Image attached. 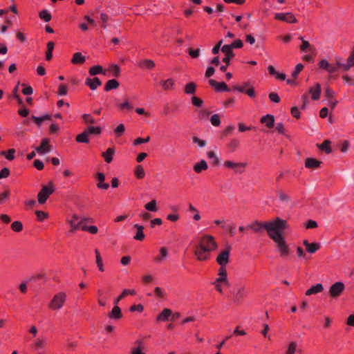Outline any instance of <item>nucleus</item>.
<instances>
[{
    "label": "nucleus",
    "mask_w": 354,
    "mask_h": 354,
    "mask_svg": "<svg viewBox=\"0 0 354 354\" xmlns=\"http://www.w3.org/2000/svg\"><path fill=\"white\" fill-rule=\"evenodd\" d=\"M218 248L214 236L209 234L203 235L198 242L194 246V255L198 261H204L207 260L212 251Z\"/></svg>",
    "instance_id": "nucleus-1"
},
{
    "label": "nucleus",
    "mask_w": 354,
    "mask_h": 354,
    "mask_svg": "<svg viewBox=\"0 0 354 354\" xmlns=\"http://www.w3.org/2000/svg\"><path fill=\"white\" fill-rule=\"evenodd\" d=\"M287 227L286 221L281 219L279 217L273 221L265 223L254 221L247 225L248 229L257 233H261L263 232V229L266 230L269 237H270L277 230H286Z\"/></svg>",
    "instance_id": "nucleus-2"
},
{
    "label": "nucleus",
    "mask_w": 354,
    "mask_h": 354,
    "mask_svg": "<svg viewBox=\"0 0 354 354\" xmlns=\"http://www.w3.org/2000/svg\"><path fill=\"white\" fill-rule=\"evenodd\" d=\"M283 230H277L270 238L276 243L280 256L284 258L289 255L290 250L282 235Z\"/></svg>",
    "instance_id": "nucleus-3"
},
{
    "label": "nucleus",
    "mask_w": 354,
    "mask_h": 354,
    "mask_svg": "<svg viewBox=\"0 0 354 354\" xmlns=\"http://www.w3.org/2000/svg\"><path fill=\"white\" fill-rule=\"evenodd\" d=\"M66 301V294L64 292H59L53 296L48 307L53 310H59L64 306Z\"/></svg>",
    "instance_id": "nucleus-4"
},
{
    "label": "nucleus",
    "mask_w": 354,
    "mask_h": 354,
    "mask_svg": "<svg viewBox=\"0 0 354 354\" xmlns=\"http://www.w3.org/2000/svg\"><path fill=\"white\" fill-rule=\"evenodd\" d=\"M218 277L213 282L216 290L220 292H223L221 284L229 286L230 283L227 279V273L225 268H219L218 271Z\"/></svg>",
    "instance_id": "nucleus-5"
},
{
    "label": "nucleus",
    "mask_w": 354,
    "mask_h": 354,
    "mask_svg": "<svg viewBox=\"0 0 354 354\" xmlns=\"http://www.w3.org/2000/svg\"><path fill=\"white\" fill-rule=\"evenodd\" d=\"M54 192V185L53 183H50L48 185H44L41 190L37 195L38 202L40 204H44Z\"/></svg>",
    "instance_id": "nucleus-6"
},
{
    "label": "nucleus",
    "mask_w": 354,
    "mask_h": 354,
    "mask_svg": "<svg viewBox=\"0 0 354 354\" xmlns=\"http://www.w3.org/2000/svg\"><path fill=\"white\" fill-rule=\"evenodd\" d=\"M221 51L225 54V57L223 59V62L225 64V65L221 66L220 67V70L222 72L226 71L228 65L230 64V59L234 57V53L232 50H230V48L227 46H222Z\"/></svg>",
    "instance_id": "nucleus-7"
},
{
    "label": "nucleus",
    "mask_w": 354,
    "mask_h": 354,
    "mask_svg": "<svg viewBox=\"0 0 354 354\" xmlns=\"http://www.w3.org/2000/svg\"><path fill=\"white\" fill-rule=\"evenodd\" d=\"M230 249V247H227L218 255L216 262L220 266V268H225V266L229 263Z\"/></svg>",
    "instance_id": "nucleus-8"
},
{
    "label": "nucleus",
    "mask_w": 354,
    "mask_h": 354,
    "mask_svg": "<svg viewBox=\"0 0 354 354\" xmlns=\"http://www.w3.org/2000/svg\"><path fill=\"white\" fill-rule=\"evenodd\" d=\"M223 165L230 169H233L236 173L242 174L244 168L246 167V162H234L231 160H226L224 162Z\"/></svg>",
    "instance_id": "nucleus-9"
},
{
    "label": "nucleus",
    "mask_w": 354,
    "mask_h": 354,
    "mask_svg": "<svg viewBox=\"0 0 354 354\" xmlns=\"http://www.w3.org/2000/svg\"><path fill=\"white\" fill-rule=\"evenodd\" d=\"M344 288L345 286L342 282H335L330 288L329 294L331 297H337L343 292Z\"/></svg>",
    "instance_id": "nucleus-10"
},
{
    "label": "nucleus",
    "mask_w": 354,
    "mask_h": 354,
    "mask_svg": "<svg viewBox=\"0 0 354 354\" xmlns=\"http://www.w3.org/2000/svg\"><path fill=\"white\" fill-rule=\"evenodd\" d=\"M274 18L277 20H280L283 21H286L288 23H297V20L295 17V16L291 12L286 13H276L274 15Z\"/></svg>",
    "instance_id": "nucleus-11"
},
{
    "label": "nucleus",
    "mask_w": 354,
    "mask_h": 354,
    "mask_svg": "<svg viewBox=\"0 0 354 354\" xmlns=\"http://www.w3.org/2000/svg\"><path fill=\"white\" fill-rule=\"evenodd\" d=\"M49 142V139L44 138L41 140V145L35 148L36 151L39 154L48 153L51 150Z\"/></svg>",
    "instance_id": "nucleus-12"
},
{
    "label": "nucleus",
    "mask_w": 354,
    "mask_h": 354,
    "mask_svg": "<svg viewBox=\"0 0 354 354\" xmlns=\"http://www.w3.org/2000/svg\"><path fill=\"white\" fill-rule=\"evenodd\" d=\"M67 222L71 227L70 230L71 232H75L82 225V223H80V217L77 214H73L71 216V219H68Z\"/></svg>",
    "instance_id": "nucleus-13"
},
{
    "label": "nucleus",
    "mask_w": 354,
    "mask_h": 354,
    "mask_svg": "<svg viewBox=\"0 0 354 354\" xmlns=\"http://www.w3.org/2000/svg\"><path fill=\"white\" fill-rule=\"evenodd\" d=\"M169 253L168 250L165 247L160 248L159 254L154 258L155 263L160 264L163 263L168 257Z\"/></svg>",
    "instance_id": "nucleus-14"
},
{
    "label": "nucleus",
    "mask_w": 354,
    "mask_h": 354,
    "mask_svg": "<svg viewBox=\"0 0 354 354\" xmlns=\"http://www.w3.org/2000/svg\"><path fill=\"white\" fill-rule=\"evenodd\" d=\"M209 84L215 88L216 91H229L230 88L224 82H218L214 80H209Z\"/></svg>",
    "instance_id": "nucleus-15"
},
{
    "label": "nucleus",
    "mask_w": 354,
    "mask_h": 354,
    "mask_svg": "<svg viewBox=\"0 0 354 354\" xmlns=\"http://www.w3.org/2000/svg\"><path fill=\"white\" fill-rule=\"evenodd\" d=\"M322 163V162H321L315 158H308L306 159V161H305V167L308 169H315L318 168L321 165Z\"/></svg>",
    "instance_id": "nucleus-16"
},
{
    "label": "nucleus",
    "mask_w": 354,
    "mask_h": 354,
    "mask_svg": "<svg viewBox=\"0 0 354 354\" xmlns=\"http://www.w3.org/2000/svg\"><path fill=\"white\" fill-rule=\"evenodd\" d=\"M321 91L322 88L319 83H316L315 86L309 88V93L311 94V97L313 100H317L319 98Z\"/></svg>",
    "instance_id": "nucleus-17"
},
{
    "label": "nucleus",
    "mask_w": 354,
    "mask_h": 354,
    "mask_svg": "<svg viewBox=\"0 0 354 354\" xmlns=\"http://www.w3.org/2000/svg\"><path fill=\"white\" fill-rule=\"evenodd\" d=\"M303 244L305 245L306 251L311 254L315 253L320 248V245L319 243H310L307 240H304L303 241Z\"/></svg>",
    "instance_id": "nucleus-18"
},
{
    "label": "nucleus",
    "mask_w": 354,
    "mask_h": 354,
    "mask_svg": "<svg viewBox=\"0 0 354 354\" xmlns=\"http://www.w3.org/2000/svg\"><path fill=\"white\" fill-rule=\"evenodd\" d=\"M85 83L91 90H95L97 86L102 84V82L98 77H94L93 79L87 78Z\"/></svg>",
    "instance_id": "nucleus-19"
},
{
    "label": "nucleus",
    "mask_w": 354,
    "mask_h": 354,
    "mask_svg": "<svg viewBox=\"0 0 354 354\" xmlns=\"http://www.w3.org/2000/svg\"><path fill=\"white\" fill-rule=\"evenodd\" d=\"M122 314L120 308L118 304H115L111 313L109 314V317L111 319H119L122 317Z\"/></svg>",
    "instance_id": "nucleus-20"
},
{
    "label": "nucleus",
    "mask_w": 354,
    "mask_h": 354,
    "mask_svg": "<svg viewBox=\"0 0 354 354\" xmlns=\"http://www.w3.org/2000/svg\"><path fill=\"white\" fill-rule=\"evenodd\" d=\"M172 315V311L169 308H165L158 316L157 321L158 322H165L167 321L169 317Z\"/></svg>",
    "instance_id": "nucleus-21"
},
{
    "label": "nucleus",
    "mask_w": 354,
    "mask_h": 354,
    "mask_svg": "<svg viewBox=\"0 0 354 354\" xmlns=\"http://www.w3.org/2000/svg\"><path fill=\"white\" fill-rule=\"evenodd\" d=\"M261 122L266 124L268 128H272L274 124V118L272 115L268 114L261 118Z\"/></svg>",
    "instance_id": "nucleus-22"
},
{
    "label": "nucleus",
    "mask_w": 354,
    "mask_h": 354,
    "mask_svg": "<svg viewBox=\"0 0 354 354\" xmlns=\"http://www.w3.org/2000/svg\"><path fill=\"white\" fill-rule=\"evenodd\" d=\"M324 287L321 283H317L315 286H313L310 288L306 290V295L310 296L311 295L317 294L322 292Z\"/></svg>",
    "instance_id": "nucleus-23"
},
{
    "label": "nucleus",
    "mask_w": 354,
    "mask_h": 354,
    "mask_svg": "<svg viewBox=\"0 0 354 354\" xmlns=\"http://www.w3.org/2000/svg\"><path fill=\"white\" fill-rule=\"evenodd\" d=\"M138 64L140 68L147 69H152L155 66L154 62L149 59H142Z\"/></svg>",
    "instance_id": "nucleus-24"
},
{
    "label": "nucleus",
    "mask_w": 354,
    "mask_h": 354,
    "mask_svg": "<svg viewBox=\"0 0 354 354\" xmlns=\"http://www.w3.org/2000/svg\"><path fill=\"white\" fill-rule=\"evenodd\" d=\"M104 179H105V176L103 173H101V172L97 173V180L99 182H98L97 186L98 188L103 189H107L109 187V183H104Z\"/></svg>",
    "instance_id": "nucleus-25"
},
{
    "label": "nucleus",
    "mask_w": 354,
    "mask_h": 354,
    "mask_svg": "<svg viewBox=\"0 0 354 354\" xmlns=\"http://www.w3.org/2000/svg\"><path fill=\"white\" fill-rule=\"evenodd\" d=\"M134 227L137 229V232L134 236V239L138 241H142L145 236L143 232L144 227L138 224H135Z\"/></svg>",
    "instance_id": "nucleus-26"
},
{
    "label": "nucleus",
    "mask_w": 354,
    "mask_h": 354,
    "mask_svg": "<svg viewBox=\"0 0 354 354\" xmlns=\"http://www.w3.org/2000/svg\"><path fill=\"white\" fill-rule=\"evenodd\" d=\"M208 166L205 160H202L200 162L195 164L194 166V170L196 173H201L203 170L207 169Z\"/></svg>",
    "instance_id": "nucleus-27"
},
{
    "label": "nucleus",
    "mask_w": 354,
    "mask_h": 354,
    "mask_svg": "<svg viewBox=\"0 0 354 354\" xmlns=\"http://www.w3.org/2000/svg\"><path fill=\"white\" fill-rule=\"evenodd\" d=\"M114 153V148H109L106 151L102 153V156L107 163H110L113 160V155Z\"/></svg>",
    "instance_id": "nucleus-28"
},
{
    "label": "nucleus",
    "mask_w": 354,
    "mask_h": 354,
    "mask_svg": "<svg viewBox=\"0 0 354 354\" xmlns=\"http://www.w3.org/2000/svg\"><path fill=\"white\" fill-rule=\"evenodd\" d=\"M86 61V57L80 53H75L71 59V62L75 64H81Z\"/></svg>",
    "instance_id": "nucleus-29"
},
{
    "label": "nucleus",
    "mask_w": 354,
    "mask_h": 354,
    "mask_svg": "<svg viewBox=\"0 0 354 354\" xmlns=\"http://www.w3.org/2000/svg\"><path fill=\"white\" fill-rule=\"evenodd\" d=\"M119 85L120 84L116 80L112 79L106 82V84H105L104 90L106 91H109L111 89L117 88L119 86Z\"/></svg>",
    "instance_id": "nucleus-30"
},
{
    "label": "nucleus",
    "mask_w": 354,
    "mask_h": 354,
    "mask_svg": "<svg viewBox=\"0 0 354 354\" xmlns=\"http://www.w3.org/2000/svg\"><path fill=\"white\" fill-rule=\"evenodd\" d=\"M136 294V292L133 290H127V289H124L122 294L120 295H119L114 301V304H118L120 301L122 300V299H124V297H125L127 295H133Z\"/></svg>",
    "instance_id": "nucleus-31"
},
{
    "label": "nucleus",
    "mask_w": 354,
    "mask_h": 354,
    "mask_svg": "<svg viewBox=\"0 0 354 354\" xmlns=\"http://www.w3.org/2000/svg\"><path fill=\"white\" fill-rule=\"evenodd\" d=\"M55 47V43L53 41H49L47 43V51L46 53V59L49 61L53 57V52Z\"/></svg>",
    "instance_id": "nucleus-32"
},
{
    "label": "nucleus",
    "mask_w": 354,
    "mask_h": 354,
    "mask_svg": "<svg viewBox=\"0 0 354 354\" xmlns=\"http://www.w3.org/2000/svg\"><path fill=\"white\" fill-rule=\"evenodd\" d=\"M330 141L329 140H326L323 143L320 145H317V147L321 150L324 151L327 153H330L332 151L331 147H330Z\"/></svg>",
    "instance_id": "nucleus-33"
},
{
    "label": "nucleus",
    "mask_w": 354,
    "mask_h": 354,
    "mask_svg": "<svg viewBox=\"0 0 354 354\" xmlns=\"http://www.w3.org/2000/svg\"><path fill=\"white\" fill-rule=\"evenodd\" d=\"M301 41L300 49L301 51H306L307 50H313L315 48L313 47L308 41L304 39L303 37L299 38Z\"/></svg>",
    "instance_id": "nucleus-34"
},
{
    "label": "nucleus",
    "mask_w": 354,
    "mask_h": 354,
    "mask_svg": "<svg viewBox=\"0 0 354 354\" xmlns=\"http://www.w3.org/2000/svg\"><path fill=\"white\" fill-rule=\"evenodd\" d=\"M89 73L91 75H95L97 74L102 73L106 74V71H103V68L101 66H94L89 69Z\"/></svg>",
    "instance_id": "nucleus-35"
},
{
    "label": "nucleus",
    "mask_w": 354,
    "mask_h": 354,
    "mask_svg": "<svg viewBox=\"0 0 354 354\" xmlns=\"http://www.w3.org/2000/svg\"><path fill=\"white\" fill-rule=\"evenodd\" d=\"M161 84L164 90L168 91L173 88L174 85V80L173 79H167L162 81Z\"/></svg>",
    "instance_id": "nucleus-36"
},
{
    "label": "nucleus",
    "mask_w": 354,
    "mask_h": 354,
    "mask_svg": "<svg viewBox=\"0 0 354 354\" xmlns=\"http://www.w3.org/2000/svg\"><path fill=\"white\" fill-rule=\"evenodd\" d=\"M88 136H89L88 133L85 130L82 133L77 136L76 141L78 142L88 143L89 142L88 138Z\"/></svg>",
    "instance_id": "nucleus-37"
},
{
    "label": "nucleus",
    "mask_w": 354,
    "mask_h": 354,
    "mask_svg": "<svg viewBox=\"0 0 354 354\" xmlns=\"http://www.w3.org/2000/svg\"><path fill=\"white\" fill-rule=\"evenodd\" d=\"M196 86L194 82H189L185 85V93L188 95L194 94L196 92Z\"/></svg>",
    "instance_id": "nucleus-38"
},
{
    "label": "nucleus",
    "mask_w": 354,
    "mask_h": 354,
    "mask_svg": "<svg viewBox=\"0 0 354 354\" xmlns=\"http://www.w3.org/2000/svg\"><path fill=\"white\" fill-rule=\"evenodd\" d=\"M245 296V288L241 287L239 288L236 292L234 294V300L235 301H240Z\"/></svg>",
    "instance_id": "nucleus-39"
},
{
    "label": "nucleus",
    "mask_w": 354,
    "mask_h": 354,
    "mask_svg": "<svg viewBox=\"0 0 354 354\" xmlns=\"http://www.w3.org/2000/svg\"><path fill=\"white\" fill-rule=\"evenodd\" d=\"M243 45V43L241 39H236L231 44H226L223 46H227L230 48V50L233 51V48H240Z\"/></svg>",
    "instance_id": "nucleus-40"
},
{
    "label": "nucleus",
    "mask_w": 354,
    "mask_h": 354,
    "mask_svg": "<svg viewBox=\"0 0 354 354\" xmlns=\"http://www.w3.org/2000/svg\"><path fill=\"white\" fill-rule=\"evenodd\" d=\"M95 253L96 263L97 265V267L100 271L103 272L104 270V269L102 259L101 258L100 252L97 250H95Z\"/></svg>",
    "instance_id": "nucleus-41"
},
{
    "label": "nucleus",
    "mask_w": 354,
    "mask_h": 354,
    "mask_svg": "<svg viewBox=\"0 0 354 354\" xmlns=\"http://www.w3.org/2000/svg\"><path fill=\"white\" fill-rule=\"evenodd\" d=\"M11 228L16 232H19L23 230V224L21 221H14L11 225Z\"/></svg>",
    "instance_id": "nucleus-42"
},
{
    "label": "nucleus",
    "mask_w": 354,
    "mask_h": 354,
    "mask_svg": "<svg viewBox=\"0 0 354 354\" xmlns=\"http://www.w3.org/2000/svg\"><path fill=\"white\" fill-rule=\"evenodd\" d=\"M145 207L146 209L151 212H157L158 210L156 200H152L151 202L147 203Z\"/></svg>",
    "instance_id": "nucleus-43"
},
{
    "label": "nucleus",
    "mask_w": 354,
    "mask_h": 354,
    "mask_svg": "<svg viewBox=\"0 0 354 354\" xmlns=\"http://www.w3.org/2000/svg\"><path fill=\"white\" fill-rule=\"evenodd\" d=\"M39 17L44 20L46 22L49 21L51 19V15L46 10H43L39 14Z\"/></svg>",
    "instance_id": "nucleus-44"
},
{
    "label": "nucleus",
    "mask_w": 354,
    "mask_h": 354,
    "mask_svg": "<svg viewBox=\"0 0 354 354\" xmlns=\"http://www.w3.org/2000/svg\"><path fill=\"white\" fill-rule=\"evenodd\" d=\"M109 71L111 72L115 77H118L120 73V68L119 66L116 64H111L109 68Z\"/></svg>",
    "instance_id": "nucleus-45"
},
{
    "label": "nucleus",
    "mask_w": 354,
    "mask_h": 354,
    "mask_svg": "<svg viewBox=\"0 0 354 354\" xmlns=\"http://www.w3.org/2000/svg\"><path fill=\"white\" fill-rule=\"evenodd\" d=\"M207 157H208L209 159L212 160V164L214 165H218L219 160H218L217 156L216 155V153L214 151H208L207 152Z\"/></svg>",
    "instance_id": "nucleus-46"
},
{
    "label": "nucleus",
    "mask_w": 354,
    "mask_h": 354,
    "mask_svg": "<svg viewBox=\"0 0 354 354\" xmlns=\"http://www.w3.org/2000/svg\"><path fill=\"white\" fill-rule=\"evenodd\" d=\"M135 174L138 178L141 179L145 176V172L141 165H138L136 168Z\"/></svg>",
    "instance_id": "nucleus-47"
},
{
    "label": "nucleus",
    "mask_w": 354,
    "mask_h": 354,
    "mask_svg": "<svg viewBox=\"0 0 354 354\" xmlns=\"http://www.w3.org/2000/svg\"><path fill=\"white\" fill-rule=\"evenodd\" d=\"M297 344L295 342H290L286 351V354H295L297 351Z\"/></svg>",
    "instance_id": "nucleus-48"
},
{
    "label": "nucleus",
    "mask_w": 354,
    "mask_h": 354,
    "mask_svg": "<svg viewBox=\"0 0 354 354\" xmlns=\"http://www.w3.org/2000/svg\"><path fill=\"white\" fill-rule=\"evenodd\" d=\"M118 107L121 110L127 109L130 111L133 109V105L128 100H126L122 103L118 104Z\"/></svg>",
    "instance_id": "nucleus-49"
},
{
    "label": "nucleus",
    "mask_w": 354,
    "mask_h": 354,
    "mask_svg": "<svg viewBox=\"0 0 354 354\" xmlns=\"http://www.w3.org/2000/svg\"><path fill=\"white\" fill-rule=\"evenodd\" d=\"M82 118L86 124H93L95 123V119L90 114H84L82 115Z\"/></svg>",
    "instance_id": "nucleus-50"
},
{
    "label": "nucleus",
    "mask_w": 354,
    "mask_h": 354,
    "mask_svg": "<svg viewBox=\"0 0 354 354\" xmlns=\"http://www.w3.org/2000/svg\"><path fill=\"white\" fill-rule=\"evenodd\" d=\"M210 122L212 123V124L214 127H218L221 124V120H220V116L218 114H214L211 118H210Z\"/></svg>",
    "instance_id": "nucleus-51"
},
{
    "label": "nucleus",
    "mask_w": 354,
    "mask_h": 354,
    "mask_svg": "<svg viewBox=\"0 0 354 354\" xmlns=\"http://www.w3.org/2000/svg\"><path fill=\"white\" fill-rule=\"evenodd\" d=\"M88 135L90 134H100L101 133V129L99 127H89L86 130Z\"/></svg>",
    "instance_id": "nucleus-52"
},
{
    "label": "nucleus",
    "mask_w": 354,
    "mask_h": 354,
    "mask_svg": "<svg viewBox=\"0 0 354 354\" xmlns=\"http://www.w3.org/2000/svg\"><path fill=\"white\" fill-rule=\"evenodd\" d=\"M239 146V141L237 139H232L228 144V147L234 151Z\"/></svg>",
    "instance_id": "nucleus-53"
},
{
    "label": "nucleus",
    "mask_w": 354,
    "mask_h": 354,
    "mask_svg": "<svg viewBox=\"0 0 354 354\" xmlns=\"http://www.w3.org/2000/svg\"><path fill=\"white\" fill-rule=\"evenodd\" d=\"M187 52L189 55L193 57V58H197L200 55V49H193L192 48H189L187 49Z\"/></svg>",
    "instance_id": "nucleus-54"
},
{
    "label": "nucleus",
    "mask_w": 354,
    "mask_h": 354,
    "mask_svg": "<svg viewBox=\"0 0 354 354\" xmlns=\"http://www.w3.org/2000/svg\"><path fill=\"white\" fill-rule=\"evenodd\" d=\"M35 214L37 217V219L40 221H44L45 218H46L48 217V214L43 212V211H40V210H37L35 212Z\"/></svg>",
    "instance_id": "nucleus-55"
},
{
    "label": "nucleus",
    "mask_w": 354,
    "mask_h": 354,
    "mask_svg": "<svg viewBox=\"0 0 354 354\" xmlns=\"http://www.w3.org/2000/svg\"><path fill=\"white\" fill-rule=\"evenodd\" d=\"M325 96L327 98V100L333 99L335 96V92L329 87H327L325 90Z\"/></svg>",
    "instance_id": "nucleus-56"
},
{
    "label": "nucleus",
    "mask_w": 354,
    "mask_h": 354,
    "mask_svg": "<svg viewBox=\"0 0 354 354\" xmlns=\"http://www.w3.org/2000/svg\"><path fill=\"white\" fill-rule=\"evenodd\" d=\"M304 68V65L301 64H298L296 67H295V71L292 72V76L295 79L297 78V75H299V73L302 71V69Z\"/></svg>",
    "instance_id": "nucleus-57"
},
{
    "label": "nucleus",
    "mask_w": 354,
    "mask_h": 354,
    "mask_svg": "<svg viewBox=\"0 0 354 354\" xmlns=\"http://www.w3.org/2000/svg\"><path fill=\"white\" fill-rule=\"evenodd\" d=\"M192 102L193 105H194L197 107L201 106L203 103V100L196 96H193L192 97Z\"/></svg>",
    "instance_id": "nucleus-58"
},
{
    "label": "nucleus",
    "mask_w": 354,
    "mask_h": 354,
    "mask_svg": "<svg viewBox=\"0 0 354 354\" xmlns=\"http://www.w3.org/2000/svg\"><path fill=\"white\" fill-rule=\"evenodd\" d=\"M149 140H150L149 136H147L146 138H138L137 139H136L134 140L133 144L135 145H140L142 143H147V142H149Z\"/></svg>",
    "instance_id": "nucleus-59"
},
{
    "label": "nucleus",
    "mask_w": 354,
    "mask_h": 354,
    "mask_svg": "<svg viewBox=\"0 0 354 354\" xmlns=\"http://www.w3.org/2000/svg\"><path fill=\"white\" fill-rule=\"evenodd\" d=\"M124 131V125L123 124H120L115 129L114 132L118 135V136H120Z\"/></svg>",
    "instance_id": "nucleus-60"
},
{
    "label": "nucleus",
    "mask_w": 354,
    "mask_h": 354,
    "mask_svg": "<svg viewBox=\"0 0 354 354\" xmlns=\"http://www.w3.org/2000/svg\"><path fill=\"white\" fill-rule=\"evenodd\" d=\"M67 94V86L65 84H60L58 89V95L64 96Z\"/></svg>",
    "instance_id": "nucleus-61"
},
{
    "label": "nucleus",
    "mask_w": 354,
    "mask_h": 354,
    "mask_svg": "<svg viewBox=\"0 0 354 354\" xmlns=\"http://www.w3.org/2000/svg\"><path fill=\"white\" fill-rule=\"evenodd\" d=\"M329 63L327 60L326 59H322L319 62V66L320 68L322 69H324V70H326V71H328V68L329 67Z\"/></svg>",
    "instance_id": "nucleus-62"
},
{
    "label": "nucleus",
    "mask_w": 354,
    "mask_h": 354,
    "mask_svg": "<svg viewBox=\"0 0 354 354\" xmlns=\"http://www.w3.org/2000/svg\"><path fill=\"white\" fill-rule=\"evenodd\" d=\"M269 98L271 101L278 103L280 101V98L277 93L272 92L269 94Z\"/></svg>",
    "instance_id": "nucleus-63"
},
{
    "label": "nucleus",
    "mask_w": 354,
    "mask_h": 354,
    "mask_svg": "<svg viewBox=\"0 0 354 354\" xmlns=\"http://www.w3.org/2000/svg\"><path fill=\"white\" fill-rule=\"evenodd\" d=\"M210 113L206 110H201L198 112V118L203 120L207 118L209 115Z\"/></svg>",
    "instance_id": "nucleus-64"
}]
</instances>
